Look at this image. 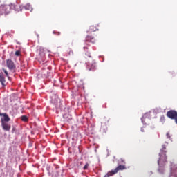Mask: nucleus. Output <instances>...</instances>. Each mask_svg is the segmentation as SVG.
I'll return each mask as SVG.
<instances>
[{
    "label": "nucleus",
    "instance_id": "f8f14e48",
    "mask_svg": "<svg viewBox=\"0 0 177 177\" xmlns=\"http://www.w3.org/2000/svg\"><path fill=\"white\" fill-rule=\"evenodd\" d=\"M113 175H115L113 172V171L111 170V171H109L105 176L104 177H110V176H113Z\"/></svg>",
    "mask_w": 177,
    "mask_h": 177
},
{
    "label": "nucleus",
    "instance_id": "39448f33",
    "mask_svg": "<svg viewBox=\"0 0 177 177\" xmlns=\"http://www.w3.org/2000/svg\"><path fill=\"white\" fill-rule=\"evenodd\" d=\"M167 116L171 120H175L177 117V111L175 110H170L167 111Z\"/></svg>",
    "mask_w": 177,
    "mask_h": 177
},
{
    "label": "nucleus",
    "instance_id": "0eeeda50",
    "mask_svg": "<svg viewBox=\"0 0 177 177\" xmlns=\"http://www.w3.org/2000/svg\"><path fill=\"white\" fill-rule=\"evenodd\" d=\"M1 127L4 131H10V124H8L6 122H3V119H1Z\"/></svg>",
    "mask_w": 177,
    "mask_h": 177
},
{
    "label": "nucleus",
    "instance_id": "9d476101",
    "mask_svg": "<svg viewBox=\"0 0 177 177\" xmlns=\"http://www.w3.org/2000/svg\"><path fill=\"white\" fill-rule=\"evenodd\" d=\"M39 55H40V56L41 57H44L45 56V48L40 47L39 49Z\"/></svg>",
    "mask_w": 177,
    "mask_h": 177
},
{
    "label": "nucleus",
    "instance_id": "6ab92c4d",
    "mask_svg": "<svg viewBox=\"0 0 177 177\" xmlns=\"http://www.w3.org/2000/svg\"><path fill=\"white\" fill-rule=\"evenodd\" d=\"M95 68V66L92 65L91 68H90L88 70L91 71V70H93Z\"/></svg>",
    "mask_w": 177,
    "mask_h": 177
},
{
    "label": "nucleus",
    "instance_id": "2eb2a0df",
    "mask_svg": "<svg viewBox=\"0 0 177 177\" xmlns=\"http://www.w3.org/2000/svg\"><path fill=\"white\" fill-rule=\"evenodd\" d=\"M3 71H4V73L6 74V77H9V74L8 73V71H6L5 68H3Z\"/></svg>",
    "mask_w": 177,
    "mask_h": 177
},
{
    "label": "nucleus",
    "instance_id": "a211bd4d",
    "mask_svg": "<svg viewBox=\"0 0 177 177\" xmlns=\"http://www.w3.org/2000/svg\"><path fill=\"white\" fill-rule=\"evenodd\" d=\"M86 55L88 57H91V53H86Z\"/></svg>",
    "mask_w": 177,
    "mask_h": 177
},
{
    "label": "nucleus",
    "instance_id": "f257e3e1",
    "mask_svg": "<svg viewBox=\"0 0 177 177\" xmlns=\"http://www.w3.org/2000/svg\"><path fill=\"white\" fill-rule=\"evenodd\" d=\"M96 31H99V29H97V27H96L95 25H92L89 27V29L87 31L88 34L89 35L86 37V41H87V42H91V44L96 43V39H95V37L91 35L92 32H95Z\"/></svg>",
    "mask_w": 177,
    "mask_h": 177
},
{
    "label": "nucleus",
    "instance_id": "412c9836",
    "mask_svg": "<svg viewBox=\"0 0 177 177\" xmlns=\"http://www.w3.org/2000/svg\"><path fill=\"white\" fill-rule=\"evenodd\" d=\"M57 35H60V32H57Z\"/></svg>",
    "mask_w": 177,
    "mask_h": 177
},
{
    "label": "nucleus",
    "instance_id": "423d86ee",
    "mask_svg": "<svg viewBox=\"0 0 177 177\" xmlns=\"http://www.w3.org/2000/svg\"><path fill=\"white\" fill-rule=\"evenodd\" d=\"M124 169H127V166L120 165L114 170H112V172L115 175V174H118L119 171H124Z\"/></svg>",
    "mask_w": 177,
    "mask_h": 177
},
{
    "label": "nucleus",
    "instance_id": "4468645a",
    "mask_svg": "<svg viewBox=\"0 0 177 177\" xmlns=\"http://www.w3.org/2000/svg\"><path fill=\"white\" fill-rule=\"evenodd\" d=\"M89 167V163H86V165H84V167H83V169L84 171H86V169H88V167Z\"/></svg>",
    "mask_w": 177,
    "mask_h": 177
},
{
    "label": "nucleus",
    "instance_id": "f3484780",
    "mask_svg": "<svg viewBox=\"0 0 177 177\" xmlns=\"http://www.w3.org/2000/svg\"><path fill=\"white\" fill-rule=\"evenodd\" d=\"M166 136L167 139H171V135L169 134V133H167Z\"/></svg>",
    "mask_w": 177,
    "mask_h": 177
},
{
    "label": "nucleus",
    "instance_id": "9b49d317",
    "mask_svg": "<svg viewBox=\"0 0 177 177\" xmlns=\"http://www.w3.org/2000/svg\"><path fill=\"white\" fill-rule=\"evenodd\" d=\"M24 8L26 10H30V12L32 11V7H31L30 3L26 4Z\"/></svg>",
    "mask_w": 177,
    "mask_h": 177
},
{
    "label": "nucleus",
    "instance_id": "aec40b11",
    "mask_svg": "<svg viewBox=\"0 0 177 177\" xmlns=\"http://www.w3.org/2000/svg\"><path fill=\"white\" fill-rule=\"evenodd\" d=\"M84 49L86 52V50H88V47H84Z\"/></svg>",
    "mask_w": 177,
    "mask_h": 177
},
{
    "label": "nucleus",
    "instance_id": "6e6552de",
    "mask_svg": "<svg viewBox=\"0 0 177 177\" xmlns=\"http://www.w3.org/2000/svg\"><path fill=\"white\" fill-rule=\"evenodd\" d=\"M0 117H3V122H9V121H10V118H9V115H8L6 113H0Z\"/></svg>",
    "mask_w": 177,
    "mask_h": 177
},
{
    "label": "nucleus",
    "instance_id": "7ed1b4c3",
    "mask_svg": "<svg viewBox=\"0 0 177 177\" xmlns=\"http://www.w3.org/2000/svg\"><path fill=\"white\" fill-rule=\"evenodd\" d=\"M6 66L9 70L15 71L16 70V65H15V62L12 61V59H7L6 60Z\"/></svg>",
    "mask_w": 177,
    "mask_h": 177
},
{
    "label": "nucleus",
    "instance_id": "ddd939ff",
    "mask_svg": "<svg viewBox=\"0 0 177 177\" xmlns=\"http://www.w3.org/2000/svg\"><path fill=\"white\" fill-rule=\"evenodd\" d=\"M21 121H24L25 122L28 121V118H27V116L26 115L21 116Z\"/></svg>",
    "mask_w": 177,
    "mask_h": 177
},
{
    "label": "nucleus",
    "instance_id": "dca6fc26",
    "mask_svg": "<svg viewBox=\"0 0 177 177\" xmlns=\"http://www.w3.org/2000/svg\"><path fill=\"white\" fill-rule=\"evenodd\" d=\"M20 55H21L20 50H17L15 52V56H20Z\"/></svg>",
    "mask_w": 177,
    "mask_h": 177
},
{
    "label": "nucleus",
    "instance_id": "f03ea898",
    "mask_svg": "<svg viewBox=\"0 0 177 177\" xmlns=\"http://www.w3.org/2000/svg\"><path fill=\"white\" fill-rule=\"evenodd\" d=\"M17 6L15 3L6 4L0 7V10H3L6 15L10 13V10H18Z\"/></svg>",
    "mask_w": 177,
    "mask_h": 177
},
{
    "label": "nucleus",
    "instance_id": "1a4fd4ad",
    "mask_svg": "<svg viewBox=\"0 0 177 177\" xmlns=\"http://www.w3.org/2000/svg\"><path fill=\"white\" fill-rule=\"evenodd\" d=\"M0 82L3 86H5V82H6V80H5V77L2 73H0Z\"/></svg>",
    "mask_w": 177,
    "mask_h": 177
},
{
    "label": "nucleus",
    "instance_id": "20e7f679",
    "mask_svg": "<svg viewBox=\"0 0 177 177\" xmlns=\"http://www.w3.org/2000/svg\"><path fill=\"white\" fill-rule=\"evenodd\" d=\"M167 147H168V142H165V144L162 145V148L160 149V156H167V153H168V149Z\"/></svg>",
    "mask_w": 177,
    "mask_h": 177
}]
</instances>
